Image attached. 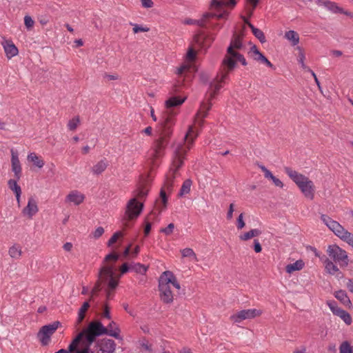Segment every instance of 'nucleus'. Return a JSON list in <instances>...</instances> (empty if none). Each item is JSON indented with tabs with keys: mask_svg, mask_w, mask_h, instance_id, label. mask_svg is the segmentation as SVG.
Returning a JSON list of instances; mask_svg holds the SVG:
<instances>
[{
	"mask_svg": "<svg viewBox=\"0 0 353 353\" xmlns=\"http://www.w3.org/2000/svg\"><path fill=\"white\" fill-rule=\"evenodd\" d=\"M141 2L142 6L145 8H150L154 5V3L152 0H141Z\"/></svg>",
	"mask_w": 353,
	"mask_h": 353,
	"instance_id": "obj_56",
	"label": "nucleus"
},
{
	"mask_svg": "<svg viewBox=\"0 0 353 353\" xmlns=\"http://www.w3.org/2000/svg\"><path fill=\"white\" fill-rule=\"evenodd\" d=\"M150 190V180L148 177H142L136 185L135 189L132 192V199L142 201V203L146 200Z\"/></svg>",
	"mask_w": 353,
	"mask_h": 353,
	"instance_id": "obj_11",
	"label": "nucleus"
},
{
	"mask_svg": "<svg viewBox=\"0 0 353 353\" xmlns=\"http://www.w3.org/2000/svg\"><path fill=\"white\" fill-rule=\"evenodd\" d=\"M325 268L327 273L332 275L339 271V268L334 263V262L328 259L325 261Z\"/></svg>",
	"mask_w": 353,
	"mask_h": 353,
	"instance_id": "obj_36",
	"label": "nucleus"
},
{
	"mask_svg": "<svg viewBox=\"0 0 353 353\" xmlns=\"http://www.w3.org/2000/svg\"><path fill=\"white\" fill-rule=\"evenodd\" d=\"M235 4V0H212L211 3V8L217 10L218 11L223 10V13L217 15L218 18H223L225 14H227L226 11L224 10L225 8L230 6L234 7Z\"/></svg>",
	"mask_w": 353,
	"mask_h": 353,
	"instance_id": "obj_18",
	"label": "nucleus"
},
{
	"mask_svg": "<svg viewBox=\"0 0 353 353\" xmlns=\"http://www.w3.org/2000/svg\"><path fill=\"white\" fill-rule=\"evenodd\" d=\"M123 236V234L121 231L115 232L108 241V246H112L114 243H115L119 239L122 238Z\"/></svg>",
	"mask_w": 353,
	"mask_h": 353,
	"instance_id": "obj_46",
	"label": "nucleus"
},
{
	"mask_svg": "<svg viewBox=\"0 0 353 353\" xmlns=\"http://www.w3.org/2000/svg\"><path fill=\"white\" fill-rule=\"evenodd\" d=\"M39 212V207L37 200L32 196L30 197L27 205L22 210V214L24 216L32 219V217Z\"/></svg>",
	"mask_w": 353,
	"mask_h": 353,
	"instance_id": "obj_19",
	"label": "nucleus"
},
{
	"mask_svg": "<svg viewBox=\"0 0 353 353\" xmlns=\"http://www.w3.org/2000/svg\"><path fill=\"white\" fill-rule=\"evenodd\" d=\"M80 123V119L79 117H73L68 121V128L70 130L74 131L77 129Z\"/></svg>",
	"mask_w": 353,
	"mask_h": 353,
	"instance_id": "obj_44",
	"label": "nucleus"
},
{
	"mask_svg": "<svg viewBox=\"0 0 353 353\" xmlns=\"http://www.w3.org/2000/svg\"><path fill=\"white\" fill-rule=\"evenodd\" d=\"M340 353H353V347H352L347 341L343 342L339 347Z\"/></svg>",
	"mask_w": 353,
	"mask_h": 353,
	"instance_id": "obj_43",
	"label": "nucleus"
},
{
	"mask_svg": "<svg viewBox=\"0 0 353 353\" xmlns=\"http://www.w3.org/2000/svg\"><path fill=\"white\" fill-rule=\"evenodd\" d=\"M194 41L195 45H196L198 46V48L202 49V48H206L208 46H210V45L211 44V43L213 41V39L208 37L205 34L201 33V34H198L197 35H196L194 37Z\"/></svg>",
	"mask_w": 353,
	"mask_h": 353,
	"instance_id": "obj_24",
	"label": "nucleus"
},
{
	"mask_svg": "<svg viewBox=\"0 0 353 353\" xmlns=\"http://www.w3.org/2000/svg\"><path fill=\"white\" fill-rule=\"evenodd\" d=\"M285 38L291 41L292 46H296L299 43V36L294 30H289L285 32Z\"/></svg>",
	"mask_w": 353,
	"mask_h": 353,
	"instance_id": "obj_34",
	"label": "nucleus"
},
{
	"mask_svg": "<svg viewBox=\"0 0 353 353\" xmlns=\"http://www.w3.org/2000/svg\"><path fill=\"white\" fill-rule=\"evenodd\" d=\"M212 16H214V14L210 13H205L203 15V17L200 20L186 19L184 20L183 23L186 25H197L199 26L203 27L205 24L206 20Z\"/></svg>",
	"mask_w": 353,
	"mask_h": 353,
	"instance_id": "obj_27",
	"label": "nucleus"
},
{
	"mask_svg": "<svg viewBox=\"0 0 353 353\" xmlns=\"http://www.w3.org/2000/svg\"><path fill=\"white\" fill-rule=\"evenodd\" d=\"M273 183L274 184L275 186L276 187H279V188H283V182L279 179L278 178L274 176L272 179Z\"/></svg>",
	"mask_w": 353,
	"mask_h": 353,
	"instance_id": "obj_59",
	"label": "nucleus"
},
{
	"mask_svg": "<svg viewBox=\"0 0 353 353\" xmlns=\"http://www.w3.org/2000/svg\"><path fill=\"white\" fill-rule=\"evenodd\" d=\"M174 228V223H170L166 228L161 229V232L164 233L165 235H170L173 232Z\"/></svg>",
	"mask_w": 353,
	"mask_h": 353,
	"instance_id": "obj_50",
	"label": "nucleus"
},
{
	"mask_svg": "<svg viewBox=\"0 0 353 353\" xmlns=\"http://www.w3.org/2000/svg\"><path fill=\"white\" fill-rule=\"evenodd\" d=\"M104 233V229L102 227H98L92 233L94 238L98 239Z\"/></svg>",
	"mask_w": 353,
	"mask_h": 353,
	"instance_id": "obj_52",
	"label": "nucleus"
},
{
	"mask_svg": "<svg viewBox=\"0 0 353 353\" xmlns=\"http://www.w3.org/2000/svg\"><path fill=\"white\" fill-rule=\"evenodd\" d=\"M24 25L28 30H31L34 27V21L30 16L26 15L24 17Z\"/></svg>",
	"mask_w": 353,
	"mask_h": 353,
	"instance_id": "obj_47",
	"label": "nucleus"
},
{
	"mask_svg": "<svg viewBox=\"0 0 353 353\" xmlns=\"http://www.w3.org/2000/svg\"><path fill=\"white\" fill-rule=\"evenodd\" d=\"M245 23L250 28L253 34L261 42L265 43L266 41L264 33L259 29L255 28L252 23H250L248 20L244 19Z\"/></svg>",
	"mask_w": 353,
	"mask_h": 353,
	"instance_id": "obj_31",
	"label": "nucleus"
},
{
	"mask_svg": "<svg viewBox=\"0 0 353 353\" xmlns=\"http://www.w3.org/2000/svg\"><path fill=\"white\" fill-rule=\"evenodd\" d=\"M321 219L323 223L327 225V227L333 233L337 236L342 241L346 242L347 244L353 248V234L346 230L339 222L333 220L329 216L322 214Z\"/></svg>",
	"mask_w": 353,
	"mask_h": 353,
	"instance_id": "obj_8",
	"label": "nucleus"
},
{
	"mask_svg": "<svg viewBox=\"0 0 353 353\" xmlns=\"http://www.w3.org/2000/svg\"><path fill=\"white\" fill-rule=\"evenodd\" d=\"M259 168L261 170V171L264 173V176L266 179L272 180V178L274 176L272 173L268 170L264 165H259Z\"/></svg>",
	"mask_w": 353,
	"mask_h": 353,
	"instance_id": "obj_48",
	"label": "nucleus"
},
{
	"mask_svg": "<svg viewBox=\"0 0 353 353\" xmlns=\"http://www.w3.org/2000/svg\"><path fill=\"white\" fill-rule=\"evenodd\" d=\"M105 330L106 332L104 334L113 336L117 339H121L119 335L120 330L114 322L112 321L110 323L108 327H105Z\"/></svg>",
	"mask_w": 353,
	"mask_h": 353,
	"instance_id": "obj_30",
	"label": "nucleus"
},
{
	"mask_svg": "<svg viewBox=\"0 0 353 353\" xmlns=\"http://www.w3.org/2000/svg\"><path fill=\"white\" fill-rule=\"evenodd\" d=\"M132 269L134 270L135 272L141 274H144L147 271V268L145 265H141L140 263L135 264L132 267Z\"/></svg>",
	"mask_w": 353,
	"mask_h": 353,
	"instance_id": "obj_49",
	"label": "nucleus"
},
{
	"mask_svg": "<svg viewBox=\"0 0 353 353\" xmlns=\"http://www.w3.org/2000/svg\"><path fill=\"white\" fill-rule=\"evenodd\" d=\"M245 226V222L243 221V214L241 213L237 219V228L241 230Z\"/></svg>",
	"mask_w": 353,
	"mask_h": 353,
	"instance_id": "obj_55",
	"label": "nucleus"
},
{
	"mask_svg": "<svg viewBox=\"0 0 353 353\" xmlns=\"http://www.w3.org/2000/svg\"><path fill=\"white\" fill-rule=\"evenodd\" d=\"M17 179H10L8 181V185L9 188L14 192V193H17L21 191V187L17 184Z\"/></svg>",
	"mask_w": 353,
	"mask_h": 353,
	"instance_id": "obj_42",
	"label": "nucleus"
},
{
	"mask_svg": "<svg viewBox=\"0 0 353 353\" xmlns=\"http://www.w3.org/2000/svg\"><path fill=\"white\" fill-rule=\"evenodd\" d=\"M261 234V230L259 229H252L239 236V239L242 241H247L253 237L258 236Z\"/></svg>",
	"mask_w": 353,
	"mask_h": 353,
	"instance_id": "obj_35",
	"label": "nucleus"
},
{
	"mask_svg": "<svg viewBox=\"0 0 353 353\" xmlns=\"http://www.w3.org/2000/svg\"><path fill=\"white\" fill-rule=\"evenodd\" d=\"M79 336H76L72 341V343L69 345L68 350L61 349L59 351L54 353H72L76 351L77 347L79 346Z\"/></svg>",
	"mask_w": 353,
	"mask_h": 353,
	"instance_id": "obj_33",
	"label": "nucleus"
},
{
	"mask_svg": "<svg viewBox=\"0 0 353 353\" xmlns=\"http://www.w3.org/2000/svg\"><path fill=\"white\" fill-rule=\"evenodd\" d=\"M305 55L303 52L300 50V52L298 57V61L301 64V67L304 69L307 68L304 63Z\"/></svg>",
	"mask_w": 353,
	"mask_h": 353,
	"instance_id": "obj_54",
	"label": "nucleus"
},
{
	"mask_svg": "<svg viewBox=\"0 0 353 353\" xmlns=\"http://www.w3.org/2000/svg\"><path fill=\"white\" fill-rule=\"evenodd\" d=\"M8 254L12 259H18L22 254L21 247L19 245L14 244L12 245L8 250Z\"/></svg>",
	"mask_w": 353,
	"mask_h": 353,
	"instance_id": "obj_32",
	"label": "nucleus"
},
{
	"mask_svg": "<svg viewBox=\"0 0 353 353\" xmlns=\"http://www.w3.org/2000/svg\"><path fill=\"white\" fill-rule=\"evenodd\" d=\"M84 199L85 196L82 193L77 190H72L67 195L65 201L78 205L83 203Z\"/></svg>",
	"mask_w": 353,
	"mask_h": 353,
	"instance_id": "obj_23",
	"label": "nucleus"
},
{
	"mask_svg": "<svg viewBox=\"0 0 353 353\" xmlns=\"http://www.w3.org/2000/svg\"><path fill=\"white\" fill-rule=\"evenodd\" d=\"M130 24L133 26L132 30L134 34L141 32H147L150 31V28L147 26H143L133 23H130Z\"/></svg>",
	"mask_w": 353,
	"mask_h": 353,
	"instance_id": "obj_45",
	"label": "nucleus"
},
{
	"mask_svg": "<svg viewBox=\"0 0 353 353\" xmlns=\"http://www.w3.org/2000/svg\"><path fill=\"white\" fill-rule=\"evenodd\" d=\"M168 198L166 192L164 189H161L160 191L159 198L156 200L154 207L150 214L148 216V219H151V216H158L161 212H163L167 207Z\"/></svg>",
	"mask_w": 353,
	"mask_h": 353,
	"instance_id": "obj_15",
	"label": "nucleus"
},
{
	"mask_svg": "<svg viewBox=\"0 0 353 353\" xmlns=\"http://www.w3.org/2000/svg\"><path fill=\"white\" fill-rule=\"evenodd\" d=\"M89 348L90 345H88V343H85V347L83 349L79 350L77 349L75 352L76 353H88Z\"/></svg>",
	"mask_w": 353,
	"mask_h": 353,
	"instance_id": "obj_63",
	"label": "nucleus"
},
{
	"mask_svg": "<svg viewBox=\"0 0 353 353\" xmlns=\"http://www.w3.org/2000/svg\"><path fill=\"white\" fill-rule=\"evenodd\" d=\"M192 184V182L190 179L185 180L181 188L179 195L183 196L188 194L190 192Z\"/></svg>",
	"mask_w": 353,
	"mask_h": 353,
	"instance_id": "obj_38",
	"label": "nucleus"
},
{
	"mask_svg": "<svg viewBox=\"0 0 353 353\" xmlns=\"http://www.w3.org/2000/svg\"><path fill=\"white\" fill-rule=\"evenodd\" d=\"M119 259V255L116 253L108 254L103 263H105L101 268L99 272V279L102 282L108 280V288L114 290L119 283V278H116L114 272V265L109 264L110 262L115 263Z\"/></svg>",
	"mask_w": 353,
	"mask_h": 353,
	"instance_id": "obj_7",
	"label": "nucleus"
},
{
	"mask_svg": "<svg viewBox=\"0 0 353 353\" xmlns=\"http://www.w3.org/2000/svg\"><path fill=\"white\" fill-rule=\"evenodd\" d=\"M241 47L242 42L241 37L239 36H235L231 41L230 46L228 48L227 54L222 61L221 71L216 76L217 80L225 81L228 79L229 72L234 68L238 61L241 62L243 65H247L245 59L237 51Z\"/></svg>",
	"mask_w": 353,
	"mask_h": 353,
	"instance_id": "obj_3",
	"label": "nucleus"
},
{
	"mask_svg": "<svg viewBox=\"0 0 353 353\" xmlns=\"http://www.w3.org/2000/svg\"><path fill=\"white\" fill-rule=\"evenodd\" d=\"M181 255L183 257H188L194 260V261H198V259L194 250L191 248H185L181 251Z\"/></svg>",
	"mask_w": 353,
	"mask_h": 353,
	"instance_id": "obj_40",
	"label": "nucleus"
},
{
	"mask_svg": "<svg viewBox=\"0 0 353 353\" xmlns=\"http://www.w3.org/2000/svg\"><path fill=\"white\" fill-rule=\"evenodd\" d=\"M285 172L295 183L305 197L312 200L316 191L315 185L312 181L305 175L292 170L291 168L285 167Z\"/></svg>",
	"mask_w": 353,
	"mask_h": 353,
	"instance_id": "obj_6",
	"label": "nucleus"
},
{
	"mask_svg": "<svg viewBox=\"0 0 353 353\" xmlns=\"http://www.w3.org/2000/svg\"><path fill=\"white\" fill-rule=\"evenodd\" d=\"M196 137L197 134L192 130H190L186 133L183 143H180L176 146L172 156L171 166L166 174L163 187L161 188L164 189L165 192L172 191L174 185V180L179 176L178 170L183 165L188 152L193 147Z\"/></svg>",
	"mask_w": 353,
	"mask_h": 353,
	"instance_id": "obj_2",
	"label": "nucleus"
},
{
	"mask_svg": "<svg viewBox=\"0 0 353 353\" xmlns=\"http://www.w3.org/2000/svg\"><path fill=\"white\" fill-rule=\"evenodd\" d=\"M107 165L106 161L101 160L93 166L92 172L95 174H99L106 169Z\"/></svg>",
	"mask_w": 353,
	"mask_h": 353,
	"instance_id": "obj_37",
	"label": "nucleus"
},
{
	"mask_svg": "<svg viewBox=\"0 0 353 353\" xmlns=\"http://www.w3.org/2000/svg\"><path fill=\"white\" fill-rule=\"evenodd\" d=\"M305 266V263L303 260H297L293 263L286 265L285 271L287 273L291 274L294 272L301 270Z\"/></svg>",
	"mask_w": 353,
	"mask_h": 353,
	"instance_id": "obj_28",
	"label": "nucleus"
},
{
	"mask_svg": "<svg viewBox=\"0 0 353 353\" xmlns=\"http://www.w3.org/2000/svg\"><path fill=\"white\" fill-rule=\"evenodd\" d=\"M143 209V203L134 199H130L126 205L124 221L125 222L137 219ZM127 226V223H124Z\"/></svg>",
	"mask_w": 353,
	"mask_h": 353,
	"instance_id": "obj_12",
	"label": "nucleus"
},
{
	"mask_svg": "<svg viewBox=\"0 0 353 353\" xmlns=\"http://www.w3.org/2000/svg\"><path fill=\"white\" fill-rule=\"evenodd\" d=\"M11 170L14 172V178L19 180L22 176V166L17 151L11 150Z\"/></svg>",
	"mask_w": 353,
	"mask_h": 353,
	"instance_id": "obj_17",
	"label": "nucleus"
},
{
	"mask_svg": "<svg viewBox=\"0 0 353 353\" xmlns=\"http://www.w3.org/2000/svg\"><path fill=\"white\" fill-rule=\"evenodd\" d=\"M90 307V304L88 301L85 302L81 308L79 309V313H78V319L77 322L78 323H81V321L85 318V314L88 308Z\"/></svg>",
	"mask_w": 353,
	"mask_h": 353,
	"instance_id": "obj_39",
	"label": "nucleus"
},
{
	"mask_svg": "<svg viewBox=\"0 0 353 353\" xmlns=\"http://www.w3.org/2000/svg\"><path fill=\"white\" fill-rule=\"evenodd\" d=\"M1 46H3L6 56L8 59H11L19 53L18 48L11 40L3 39L1 41Z\"/></svg>",
	"mask_w": 353,
	"mask_h": 353,
	"instance_id": "obj_20",
	"label": "nucleus"
},
{
	"mask_svg": "<svg viewBox=\"0 0 353 353\" xmlns=\"http://www.w3.org/2000/svg\"><path fill=\"white\" fill-rule=\"evenodd\" d=\"M105 332V327L99 321L91 322L86 329L83 330L77 336H80L79 345L82 342L83 344L88 343V345H90L97 336L104 334Z\"/></svg>",
	"mask_w": 353,
	"mask_h": 353,
	"instance_id": "obj_9",
	"label": "nucleus"
},
{
	"mask_svg": "<svg viewBox=\"0 0 353 353\" xmlns=\"http://www.w3.org/2000/svg\"><path fill=\"white\" fill-rule=\"evenodd\" d=\"M27 159L28 161L32 162L36 167L39 168H41L45 165V162L41 157L37 155L34 152L30 153Z\"/></svg>",
	"mask_w": 353,
	"mask_h": 353,
	"instance_id": "obj_29",
	"label": "nucleus"
},
{
	"mask_svg": "<svg viewBox=\"0 0 353 353\" xmlns=\"http://www.w3.org/2000/svg\"><path fill=\"white\" fill-rule=\"evenodd\" d=\"M60 323L55 321L51 324L42 326L37 333V338L42 345H48L51 341V336L58 329Z\"/></svg>",
	"mask_w": 353,
	"mask_h": 353,
	"instance_id": "obj_13",
	"label": "nucleus"
},
{
	"mask_svg": "<svg viewBox=\"0 0 353 353\" xmlns=\"http://www.w3.org/2000/svg\"><path fill=\"white\" fill-rule=\"evenodd\" d=\"M346 287L350 292L353 293V279H349L346 283Z\"/></svg>",
	"mask_w": 353,
	"mask_h": 353,
	"instance_id": "obj_61",
	"label": "nucleus"
},
{
	"mask_svg": "<svg viewBox=\"0 0 353 353\" xmlns=\"http://www.w3.org/2000/svg\"><path fill=\"white\" fill-rule=\"evenodd\" d=\"M185 100V98L172 97L165 102V110L162 113L159 125V138L154 142L151 154V163L153 165H155L157 159L163 156L172 134V128L175 123L174 117L176 114L174 108L182 105Z\"/></svg>",
	"mask_w": 353,
	"mask_h": 353,
	"instance_id": "obj_1",
	"label": "nucleus"
},
{
	"mask_svg": "<svg viewBox=\"0 0 353 353\" xmlns=\"http://www.w3.org/2000/svg\"><path fill=\"white\" fill-rule=\"evenodd\" d=\"M98 345L101 353H113L117 345L113 340L109 339H101Z\"/></svg>",
	"mask_w": 353,
	"mask_h": 353,
	"instance_id": "obj_22",
	"label": "nucleus"
},
{
	"mask_svg": "<svg viewBox=\"0 0 353 353\" xmlns=\"http://www.w3.org/2000/svg\"><path fill=\"white\" fill-rule=\"evenodd\" d=\"M334 297L338 299L343 305L350 308L352 307V302L345 290H340L334 292Z\"/></svg>",
	"mask_w": 353,
	"mask_h": 353,
	"instance_id": "obj_25",
	"label": "nucleus"
},
{
	"mask_svg": "<svg viewBox=\"0 0 353 353\" xmlns=\"http://www.w3.org/2000/svg\"><path fill=\"white\" fill-rule=\"evenodd\" d=\"M225 81H219L217 80V77L215 79L210 83V89H209V98L207 102H202L200 108L195 116L194 123L193 125L190 126L188 131L192 130L193 132L199 135V128H201L204 122V119L208 116V111L212 108L211 100L216 96L218 93L219 90L222 88L223 83H225Z\"/></svg>",
	"mask_w": 353,
	"mask_h": 353,
	"instance_id": "obj_4",
	"label": "nucleus"
},
{
	"mask_svg": "<svg viewBox=\"0 0 353 353\" xmlns=\"http://www.w3.org/2000/svg\"><path fill=\"white\" fill-rule=\"evenodd\" d=\"M152 219V217L151 216L150 220ZM150 219H148V217L147 218V221L144 228V234L145 236H148L151 230V223L149 222Z\"/></svg>",
	"mask_w": 353,
	"mask_h": 353,
	"instance_id": "obj_57",
	"label": "nucleus"
},
{
	"mask_svg": "<svg viewBox=\"0 0 353 353\" xmlns=\"http://www.w3.org/2000/svg\"><path fill=\"white\" fill-rule=\"evenodd\" d=\"M102 283L103 282L101 281V280H100V279L99 278V280L97 281V282L96 283V284L94 285V288L92 290L91 293L92 294H97L101 290V285Z\"/></svg>",
	"mask_w": 353,
	"mask_h": 353,
	"instance_id": "obj_51",
	"label": "nucleus"
},
{
	"mask_svg": "<svg viewBox=\"0 0 353 353\" xmlns=\"http://www.w3.org/2000/svg\"><path fill=\"white\" fill-rule=\"evenodd\" d=\"M312 1H314V3L319 6H323L325 8L328 0H312Z\"/></svg>",
	"mask_w": 353,
	"mask_h": 353,
	"instance_id": "obj_62",
	"label": "nucleus"
},
{
	"mask_svg": "<svg viewBox=\"0 0 353 353\" xmlns=\"http://www.w3.org/2000/svg\"><path fill=\"white\" fill-rule=\"evenodd\" d=\"M327 253L335 263L341 267H346L349 263V258L345 250L341 248L336 244L327 247Z\"/></svg>",
	"mask_w": 353,
	"mask_h": 353,
	"instance_id": "obj_10",
	"label": "nucleus"
},
{
	"mask_svg": "<svg viewBox=\"0 0 353 353\" xmlns=\"http://www.w3.org/2000/svg\"><path fill=\"white\" fill-rule=\"evenodd\" d=\"M254 249L256 253L261 252L262 250L261 245L257 239L254 241Z\"/></svg>",
	"mask_w": 353,
	"mask_h": 353,
	"instance_id": "obj_58",
	"label": "nucleus"
},
{
	"mask_svg": "<svg viewBox=\"0 0 353 353\" xmlns=\"http://www.w3.org/2000/svg\"><path fill=\"white\" fill-rule=\"evenodd\" d=\"M196 51L192 48H190L189 50L188 51L187 55H186V59L188 63L183 64L181 67H179L177 70V74L180 76L183 75L185 74L186 72L189 71L191 68V64L194 61L196 57Z\"/></svg>",
	"mask_w": 353,
	"mask_h": 353,
	"instance_id": "obj_21",
	"label": "nucleus"
},
{
	"mask_svg": "<svg viewBox=\"0 0 353 353\" xmlns=\"http://www.w3.org/2000/svg\"><path fill=\"white\" fill-rule=\"evenodd\" d=\"M233 212H234V204L231 203L230 205L229 210H228V212L227 213V218H228V219H231L232 218Z\"/></svg>",
	"mask_w": 353,
	"mask_h": 353,
	"instance_id": "obj_60",
	"label": "nucleus"
},
{
	"mask_svg": "<svg viewBox=\"0 0 353 353\" xmlns=\"http://www.w3.org/2000/svg\"><path fill=\"white\" fill-rule=\"evenodd\" d=\"M327 305H328L332 312L334 315L340 317L345 322V324L350 325L352 323V319L350 314L344 310L338 307L335 302L328 301L327 303Z\"/></svg>",
	"mask_w": 353,
	"mask_h": 353,
	"instance_id": "obj_16",
	"label": "nucleus"
},
{
	"mask_svg": "<svg viewBox=\"0 0 353 353\" xmlns=\"http://www.w3.org/2000/svg\"><path fill=\"white\" fill-rule=\"evenodd\" d=\"M177 290L180 289V285L176 276L170 271H165L162 273L159 280V289L160 297L163 303H170L173 301V293L171 287Z\"/></svg>",
	"mask_w": 353,
	"mask_h": 353,
	"instance_id": "obj_5",
	"label": "nucleus"
},
{
	"mask_svg": "<svg viewBox=\"0 0 353 353\" xmlns=\"http://www.w3.org/2000/svg\"><path fill=\"white\" fill-rule=\"evenodd\" d=\"M262 313V310L257 309L243 310L231 315L230 319L234 323H240L244 320L252 319L259 316Z\"/></svg>",
	"mask_w": 353,
	"mask_h": 353,
	"instance_id": "obj_14",
	"label": "nucleus"
},
{
	"mask_svg": "<svg viewBox=\"0 0 353 353\" xmlns=\"http://www.w3.org/2000/svg\"><path fill=\"white\" fill-rule=\"evenodd\" d=\"M251 52L254 54V59L256 61H261V63L265 64L267 66H268L270 68L273 67V65L272 64V63L262 53H261L258 50V49L256 48V47L255 46L252 47Z\"/></svg>",
	"mask_w": 353,
	"mask_h": 353,
	"instance_id": "obj_26",
	"label": "nucleus"
},
{
	"mask_svg": "<svg viewBox=\"0 0 353 353\" xmlns=\"http://www.w3.org/2000/svg\"><path fill=\"white\" fill-rule=\"evenodd\" d=\"M102 316L108 319H110V307L107 304H105L103 306Z\"/></svg>",
	"mask_w": 353,
	"mask_h": 353,
	"instance_id": "obj_53",
	"label": "nucleus"
},
{
	"mask_svg": "<svg viewBox=\"0 0 353 353\" xmlns=\"http://www.w3.org/2000/svg\"><path fill=\"white\" fill-rule=\"evenodd\" d=\"M325 8L334 13H340V12H343V9L342 8L339 7L336 3L330 1H328Z\"/></svg>",
	"mask_w": 353,
	"mask_h": 353,
	"instance_id": "obj_41",
	"label": "nucleus"
},
{
	"mask_svg": "<svg viewBox=\"0 0 353 353\" xmlns=\"http://www.w3.org/2000/svg\"><path fill=\"white\" fill-rule=\"evenodd\" d=\"M72 247H73L72 244L71 243H70V242H67V243H65L63 245V248L64 250H65V251H67V252H70V251H71V250H72Z\"/></svg>",
	"mask_w": 353,
	"mask_h": 353,
	"instance_id": "obj_64",
	"label": "nucleus"
}]
</instances>
